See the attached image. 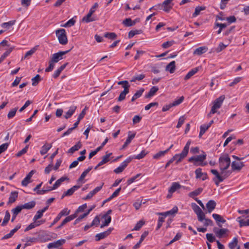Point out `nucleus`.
<instances>
[{"label":"nucleus","instance_id":"nucleus-39","mask_svg":"<svg viewBox=\"0 0 249 249\" xmlns=\"http://www.w3.org/2000/svg\"><path fill=\"white\" fill-rule=\"evenodd\" d=\"M136 21H135V20L132 21L129 18L125 19L123 22V23L125 26H127V27L133 26L136 24Z\"/></svg>","mask_w":249,"mask_h":249},{"label":"nucleus","instance_id":"nucleus-61","mask_svg":"<svg viewBox=\"0 0 249 249\" xmlns=\"http://www.w3.org/2000/svg\"><path fill=\"white\" fill-rule=\"evenodd\" d=\"M183 100H184L183 96H181V97H179V98H178L177 100H176L172 103V106L173 107H174V106H176L179 105L183 102Z\"/></svg>","mask_w":249,"mask_h":249},{"label":"nucleus","instance_id":"nucleus-23","mask_svg":"<svg viewBox=\"0 0 249 249\" xmlns=\"http://www.w3.org/2000/svg\"><path fill=\"white\" fill-rule=\"evenodd\" d=\"M202 191H203V188H198L197 189L189 193L188 194V196L195 199V198H196L195 197L196 196H197L199 195H200L202 193Z\"/></svg>","mask_w":249,"mask_h":249},{"label":"nucleus","instance_id":"nucleus-25","mask_svg":"<svg viewBox=\"0 0 249 249\" xmlns=\"http://www.w3.org/2000/svg\"><path fill=\"white\" fill-rule=\"evenodd\" d=\"M175 63V61L171 62L166 66L165 69L166 71H169L170 73H174L176 69Z\"/></svg>","mask_w":249,"mask_h":249},{"label":"nucleus","instance_id":"nucleus-38","mask_svg":"<svg viewBox=\"0 0 249 249\" xmlns=\"http://www.w3.org/2000/svg\"><path fill=\"white\" fill-rule=\"evenodd\" d=\"M77 217L76 213H74L73 214L70 215L67 217H66L62 222V225H65L68 222L72 220L75 218Z\"/></svg>","mask_w":249,"mask_h":249},{"label":"nucleus","instance_id":"nucleus-49","mask_svg":"<svg viewBox=\"0 0 249 249\" xmlns=\"http://www.w3.org/2000/svg\"><path fill=\"white\" fill-rule=\"evenodd\" d=\"M10 218V214L8 211H6L5 213V215L4 218L3 219V222L2 223V226L5 225L8 222Z\"/></svg>","mask_w":249,"mask_h":249},{"label":"nucleus","instance_id":"nucleus-63","mask_svg":"<svg viewBox=\"0 0 249 249\" xmlns=\"http://www.w3.org/2000/svg\"><path fill=\"white\" fill-rule=\"evenodd\" d=\"M206 236L207 239L211 243L213 242L215 240L214 236L212 233H207Z\"/></svg>","mask_w":249,"mask_h":249},{"label":"nucleus","instance_id":"nucleus-41","mask_svg":"<svg viewBox=\"0 0 249 249\" xmlns=\"http://www.w3.org/2000/svg\"><path fill=\"white\" fill-rule=\"evenodd\" d=\"M36 205V202L34 201H32L29 202L28 203H25L24 205H22V207L23 209H31L34 208Z\"/></svg>","mask_w":249,"mask_h":249},{"label":"nucleus","instance_id":"nucleus-51","mask_svg":"<svg viewBox=\"0 0 249 249\" xmlns=\"http://www.w3.org/2000/svg\"><path fill=\"white\" fill-rule=\"evenodd\" d=\"M129 92H126L125 90L122 91L120 94L119 97L117 99L118 101L121 102L124 100L125 98L126 95Z\"/></svg>","mask_w":249,"mask_h":249},{"label":"nucleus","instance_id":"nucleus-3","mask_svg":"<svg viewBox=\"0 0 249 249\" xmlns=\"http://www.w3.org/2000/svg\"><path fill=\"white\" fill-rule=\"evenodd\" d=\"M225 98V95H222L213 102V106L212 107L210 113L208 115L209 117H210L211 114L217 112V109L221 107Z\"/></svg>","mask_w":249,"mask_h":249},{"label":"nucleus","instance_id":"nucleus-57","mask_svg":"<svg viewBox=\"0 0 249 249\" xmlns=\"http://www.w3.org/2000/svg\"><path fill=\"white\" fill-rule=\"evenodd\" d=\"M174 43H175V41L174 40L166 41L165 42H164L162 44V47L164 49L168 48L169 47L172 46Z\"/></svg>","mask_w":249,"mask_h":249},{"label":"nucleus","instance_id":"nucleus-12","mask_svg":"<svg viewBox=\"0 0 249 249\" xmlns=\"http://www.w3.org/2000/svg\"><path fill=\"white\" fill-rule=\"evenodd\" d=\"M112 229L109 228L107 231L101 232L100 233H98L95 235V240L96 241H100L101 239H103L106 237H107L108 235L110 234L111 232L112 231Z\"/></svg>","mask_w":249,"mask_h":249},{"label":"nucleus","instance_id":"nucleus-52","mask_svg":"<svg viewBox=\"0 0 249 249\" xmlns=\"http://www.w3.org/2000/svg\"><path fill=\"white\" fill-rule=\"evenodd\" d=\"M54 63H55L53 61V60L52 59H51V60L49 62V65L48 67L45 69V71L46 72L51 71L54 68Z\"/></svg>","mask_w":249,"mask_h":249},{"label":"nucleus","instance_id":"nucleus-58","mask_svg":"<svg viewBox=\"0 0 249 249\" xmlns=\"http://www.w3.org/2000/svg\"><path fill=\"white\" fill-rule=\"evenodd\" d=\"M195 174L196 175V178H201L203 175L205 174L202 172V169L200 168H198L196 169L195 171Z\"/></svg>","mask_w":249,"mask_h":249},{"label":"nucleus","instance_id":"nucleus-30","mask_svg":"<svg viewBox=\"0 0 249 249\" xmlns=\"http://www.w3.org/2000/svg\"><path fill=\"white\" fill-rule=\"evenodd\" d=\"M26 243L24 248L27 246L31 245L32 243H36L38 241V239L35 237H27L26 238Z\"/></svg>","mask_w":249,"mask_h":249},{"label":"nucleus","instance_id":"nucleus-64","mask_svg":"<svg viewBox=\"0 0 249 249\" xmlns=\"http://www.w3.org/2000/svg\"><path fill=\"white\" fill-rule=\"evenodd\" d=\"M75 22V20H74L73 18H71L70 20H69L64 25L63 27H71V26H73Z\"/></svg>","mask_w":249,"mask_h":249},{"label":"nucleus","instance_id":"nucleus-56","mask_svg":"<svg viewBox=\"0 0 249 249\" xmlns=\"http://www.w3.org/2000/svg\"><path fill=\"white\" fill-rule=\"evenodd\" d=\"M16 201V192H12L11 193V195L9 198L8 204H11L14 203Z\"/></svg>","mask_w":249,"mask_h":249},{"label":"nucleus","instance_id":"nucleus-54","mask_svg":"<svg viewBox=\"0 0 249 249\" xmlns=\"http://www.w3.org/2000/svg\"><path fill=\"white\" fill-rule=\"evenodd\" d=\"M200 130L199 134V137L200 138L208 130V128L207 126L205 125V124L200 126Z\"/></svg>","mask_w":249,"mask_h":249},{"label":"nucleus","instance_id":"nucleus-16","mask_svg":"<svg viewBox=\"0 0 249 249\" xmlns=\"http://www.w3.org/2000/svg\"><path fill=\"white\" fill-rule=\"evenodd\" d=\"M216 203L213 200H209L206 204V207L209 213L212 212L215 208Z\"/></svg>","mask_w":249,"mask_h":249},{"label":"nucleus","instance_id":"nucleus-45","mask_svg":"<svg viewBox=\"0 0 249 249\" xmlns=\"http://www.w3.org/2000/svg\"><path fill=\"white\" fill-rule=\"evenodd\" d=\"M142 33L141 30H131L128 33V37L129 38H131L133 37L135 35L140 34Z\"/></svg>","mask_w":249,"mask_h":249},{"label":"nucleus","instance_id":"nucleus-14","mask_svg":"<svg viewBox=\"0 0 249 249\" xmlns=\"http://www.w3.org/2000/svg\"><path fill=\"white\" fill-rule=\"evenodd\" d=\"M104 183L102 184L100 186L96 187L93 190L90 192L87 196L83 198L84 200H88L91 198L95 194L98 193L102 188Z\"/></svg>","mask_w":249,"mask_h":249},{"label":"nucleus","instance_id":"nucleus-13","mask_svg":"<svg viewBox=\"0 0 249 249\" xmlns=\"http://www.w3.org/2000/svg\"><path fill=\"white\" fill-rule=\"evenodd\" d=\"M66 242V240L65 239H60L57 240L56 241H55L53 243H50L48 245V248L49 249L51 248H57L60 247V246L62 245Z\"/></svg>","mask_w":249,"mask_h":249},{"label":"nucleus","instance_id":"nucleus-24","mask_svg":"<svg viewBox=\"0 0 249 249\" xmlns=\"http://www.w3.org/2000/svg\"><path fill=\"white\" fill-rule=\"evenodd\" d=\"M81 186V185L79 184L73 186L71 188L68 189L66 192H65V195H68V196L72 195L74 192L80 188Z\"/></svg>","mask_w":249,"mask_h":249},{"label":"nucleus","instance_id":"nucleus-5","mask_svg":"<svg viewBox=\"0 0 249 249\" xmlns=\"http://www.w3.org/2000/svg\"><path fill=\"white\" fill-rule=\"evenodd\" d=\"M56 35L61 44L66 45L68 43V39L65 29H60L57 30L56 31Z\"/></svg>","mask_w":249,"mask_h":249},{"label":"nucleus","instance_id":"nucleus-15","mask_svg":"<svg viewBox=\"0 0 249 249\" xmlns=\"http://www.w3.org/2000/svg\"><path fill=\"white\" fill-rule=\"evenodd\" d=\"M178 208L177 206L174 207L171 210L164 212L159 213L158 214L166 217L169 215H175L178 213Z\"/></svg>","mask_w":249,"mask_h":249},{"label":"nucleus","instance_id":"nucleus-47","mask_svg":"<svg viewBox=\"0 0 249 249\" xmlns=\"http://www.w3.org/2000/svg\"><path fill=\"white\" fill-rule=\"evenodd\" d=\"M70 210H69L68 208H64L59 213L58 215L61 218L63 216H66L70 214Z\"/></svg>","mask_w":249,"mask_h":249},{"label":"nucleus","instance_id":"nucleus-48","mask_svg":"<svg viewBox=\"0 0 249 249\" xmlns=\"http://www.w3.org/2000/svg\"><path fill=\"white\" fill-rule=\"evenodd\" d=\"M144 222L142 220L139 221L135 225L134 228L132 229V231H139L144 225Z\"/></svg>","mask_w":249,"mask_h":249},{"label":"nucleus","instance_id":"nucleus-21","mask_svg":"<svg viewBox=\"0 0 249 249\" xmlns=\"http://www.w3.org/2000/svg\"><path fill=\"white\" fill-rule=\"evenodd\" d=\"M214 231L217 237L221 238L225 234H226L228 231V230L224 228L218 230L216 228H215L214 229Z\"/></svg>","mask_w":249,"mask_h":249},{"label":"nucleus","instance_id":"nucleus-43","mask_svg":"<svg viewBox=\"0 0 249 249\" xmlns=\"http://www.w3.org/2000/svg\"><path fill=\"white\" fill-rule=\"evenodd\" d=\"M205 7L204 6H197L195 8V12L193 14V17H196L200 14V13L201 11L204 10L205 9Z\"/></svg>","mask_w":249,"mask_h":249},{"label":"nucleus","instance_id":"nucleus-29","mask_svg":"<svg viewBox=\"0 0 249 249\" xmlns=\"http://www.w3.org/2000/svg\"><path fill=\"white\" fill-rule=\"evenodd\" d=\"M68 179L69 178H68L67 177H61V178L57 180L55 183L53 185V188L55 189H57L63 181Z\"/></svg>","mask_w":249,"mask_h":249},{"label":"nucleus","instance_id":"nucleus-59","mask_svg":"<svg viewBox=\"0 0 249 249\" xmlns=\"http://www.w3.org/2000/svg\"><path fill=\"white\" fill-rule=\"evenodd\" d=\"M15 232H16V228L13 229L12 230H11V231L9 233L5 235L1 239L4 240V239H7L11 238L14 235V234L15 233Z\"/></svg>","mask_w":249,"mask_h":249},{"label":"nucleus","instance_id":"nucleus-62","mask_svg":"<svg viewBox=\"0 0 249 249\" xmlns=\"http://www.w3.org/2000/svg\"><path fill=\"white\" fill-rule=\"evenodd\" d=\"M165 217H159L158 219V225L156 230H158L162 226L163 222L164 221Z\"/></svg>","mask_w":249,"mask_h":249},{"label":"nucleus","instance_id":"nucleus-27","mask_svg":"<svg viewBox=\"0 0 249 249\" xmlns=\"http://www.w3.org/2000/svg\"><path fill=\"white\" fill-rule=\"evenodd\" d=\"M130 133V132H129L128 136L126 141L124 143V145H123L122 149L125 148L130 143L131 141L135 137V133L130 135L129 134Z\"/></svg>","mask_w":249,"mask_h":249},{"label":"nucleus","instance_id":"nucleus-34","mask_svg":"<svg viewBox=\"0 0 249 249\" xmlns=\"http://www.w3.org/2000/svg\"><path fill=\"white\" fill-rule=\"evenodd\" d=\"M52 145L51 144H46L44 145L41 148L40 154L43 155L47 153L49 149L52 147Z\"/></svg>","mask_w":249,"mask_h":249},{"label":"nucleus","instance_id":"nucleus-26","mask_svg":"<svg viewBox=\"0 0 249 249\" xmlns=\"http://www.w3.org/2000/svg\"><path fill=\"white\" fill-rule=\"evenodd\" d=\"M76 109V106H71L70 107L69 110L66 113V114L65 115L64 117L67 119L70 118L73 115V114L75 112Z\"/></svg>","mask_w":249,"mask_h":249},{"label":"nucleus","instance_id":"nucleus-40","mask_svg":"<svg viewBox=\"0 0 249 249\" xmlns=\"http://www.w3.org/2000/svg\"><path fill=\"white\" fill-rule=\"evenodd\" d=\"M15 20H11L7 22H4L1 24L2 28L9 29L11 27L15 24Z\"/></svg>","mask_w":249,"mask_h":249},{"label":"nucleus","instance_id":"nucleus-10","mask_svg":"<svg viewBox=\"0 0 249 249\" xmlns=\"http://www.w3.org/2000/svg\"><path fill=\"white\" fill-rule=\"evenodd\" d=\"M131 161V158H128L126 160H125L124 161H123L120 165L117 168H116L114 170V172L116 174H119L122 173L124 169L126 167L128 163Z\"/></svg>","mask_w":249,"mask_h":249},{"label":"nucleus","instance_id":"nucleus-4","mask_svg":"<svg viewBox=\"0 0 249 249\" xmlns=\"http://www.w3.org/2000/svg\"><path fill=\"white\" fill-rule=\"evenodd\" d=\"M191 143V141L189 140L185 146H184L182 152L178 154H176L174 156H177L175 159V160H176V164H178L179 162H180L182 159H183L185 157H186L188 153L190 145Z\"/></svg>","mask_w":249,"mask_h":249},{"label":"nucleus","instance_id":"nucleus-37","mask_svg":"<svg viewBox=\"0 0 249 249\" xmlns=\"http://www.w3.org/2000/svg\"><path fill=\"white\" fill-rule=\"evenodd\" d=\"M168 153V150L164 151H160L158 153L155 154L153 158L156 160H159L161 157H163L166 153Z\"/></svg>","mask_w":249,"mask_h":249},{"label":"nucleus","instance_id":"nucleus-1","mask_svg":"<svg viewBox=\"0 0 249 249\" xmlns=\"http://www.w3.org/2000/svg\"><path fill=\"white\" fill-rule=\"evenodd\" d=\"M231 159L228 154L222 155L219 158V166L220 170V174L215 169H212L211 172L215 176V178H213L215 185L218 186L219 183L228 177V172L225 171L229 168L231 165Z\"/></svg>","mask_w":249,"mask_h":249},{"label":"nucleus","instance_id":"nucleus-9","mask_svg":"<svg viewBox=\"0 0 249 249\" xmlns=\"http://www.w3.org/2000/svg\"><path fill=\"white\" fill-rule=\"evenodd\" d=\"M70 50L66 51H59L57 53H53L51 59L55 63H57L59 61L63 59V56L69 52Z\"/></svg>","mask_w":249,"mask_h":249},{"label":"nucleus","instance_id":"nucleus-7","mask_svg":"<svg viewBox=\"0 0 249 249\" xmlns=\"http://www.w3.org/2000/svg\"><path fill=\"white\" fill-rule=\"evenodd\" d=\"M232 157L237 160L238 161H232L231 164V168L233 171H240L241 170L242 167L244 166V163L243 162L240 161V160H241V158H239L238 157L232 155ZM243 158H242L243 159Z\"/></svg>","mask_w":249,"mask_h":249},{"label":"nucleus","instance_id":"nucleus-36","mask_svg":"<svg viewBox=\"0 0 249 249\" xmlns=\"http://www.w3.org/2000/svg\"><path fill=\"white\" fill-rule=\"evenodd\" d=\"M198 71V68H195L191 70L185 76L184 79L185 80L190 78L193 75L196 74Z\"/></svg>","mask_w":249,"mask_h":249},{"label":"nucleus","instance_id":"nucleus-8","mask_svg":"<svg viewBox=\"0 0 249 249\" xmlns=\"http://www.w3.org/2000/svg\"><path fill=\"white\" fill-rule=\"evenodd\" d=\"M173 0H165L162 3L159 5V7H161L160 9H162L166 12H169L172 8L174 4L172 3Z\"/></svg>","mask_w":249,"mask_h":249},{"label":"nucleus","instance_id":"nucleus-2","mask_svg":"<svg viewBox=\"0 0 249 249\" xmlns=\"http://www.w3.org/2000/svg\"><path fill=\"white\" fill-rule=\"evenodd\" d=\"M192 207L194 212L197 215L198 220L203 222L204 226L207 227L209 225L212 226L213 225L212 220L205 217V213L196 203H192Z\"/></svg>","mask_w":249,"mask_h":249},{"label":"nucleus","instance_id":"nucleus-33","mask_svg":"<svg viewBox=\"0 0 249 249\" xmlns=\"http://www.w3.org/2000/svg\"><path fill=\"white\" fill-rule=\"evenodd\" d=\"M103 218L105 219V221L101 225V228H102L104 227L107 226L110 223L111 217L110 216L107 215H104Z\"/></svg>","mask_w":249,"mask_h":249},{"label":"nucleus","instance_id":"nucleus-18","mask_svg":"<svg viewBox=\"0 0 249 249\" xmlns=\"http://www.w3.org/2000/svg\"><path fill=\"white\" fill-rule=\"evenodd\" d=\"M208 51V48L206 46H202L195 49L193 54L194 55H200Z\"/></svg>","mask_w":249,"mask_h":249},{"label":"nucleus","instance_id":"nucleus-32","mask_svg":"<svg viewBox=\"0 0 249 249\" xmlns=\"http://www.w3.org/2000/svg\"><path fill=\"white\" fill-rule=\"evenodd\" d=\"M37 46L34 47L30 50L28 51L25 54L24 56L22 57V59L29 58L37 50Z\"/></svg>","mask_w":249,"mask_h":249},{"label":"nucleus","instance_id":"nucleus-19","mask_svg":"<svg viewBox=\"0 0 249 249\" xmlns=\"http://www.w3.org/2000/svg\"><path fill=\"white\" fill-rule=\"evenodd\" d=\"M182 186L180 185L178 182H175L172 183L171 186L168 190V192L170 194H172L174 193L177 190L181 188Z\"/></svg>","mask_w":249,"mask_h":249},{"label":"nucleus","instance_id":"nucleus-28","mask_svg":"<svg viewBox=\"0 0 249 249\" xmlns=\"http://www.w3.org/2000/svg\"><path fill=\"white\" fill-rule=\"evenodd\" d=\"M81 144L80 142H78L77 144L71 147L69 149L67 153L72 154L75 151H77L81 147Z\"/></svg>","mask_w":249,"mask_h":249},{"label":"nucleus","instance_id":"nucleus-55","mask_svg":"<svg viewBox=\"0 0 249 249\" xmlns=\"http://www.w3.org/2000/svg\"><path fill=\"white\" fill-rule=\"evenodd\" d=\"M145 77V75L143 74L137 75L133 77L130 80L131 82H135L136 81H140L143 79Z\"/></svg>","mask_w":249,"mask_h":249},{"label":"nucleus","instance_id":"nucleus-11","mask_svg":"<svg viewBox=\"0 0 249 249\" xmlns=\"http://www.w3.org/2000/svg\"><path fill=\"white\" fill-rule=\"evenodd\" d=\"M206 159V154L203 152V154L196 156H192L188 160L189 162H193L197 163V162H203Z\"/></svg>","mask_w":249,"mask_h":249},{"label":"nucleus","instance_id":"nucleus-44","mask_svg":"<svg viewBox=\"0 0 249 249\" xmlns=\"http://www.w3.org/2000/svg\"><path fill=\"white\" fill-rule=\"evenodd\" d=\"M238 239L236 237L233 238L232 242L229 244V247L230 249H235V248L237 246Z\"/></svg>","mask_w":249,"mask_h":249},{"label":"nucleus","instance_id":"nucleus-50","mask_svg":"<svg viewBox=\"0 0 249 249\" xmlns=\"http://www.w3.org/2000/svg\"><path fill=\"white\" fill-rule=\"evenodd\" d=\"M104 36L110 39H114L116 38L117 35L115 33H106Z\"/></svg>","mask_w":249,"mask_h":249},{"label":"nucleus","instance_id":"nucleus-42","mask_svg":"<svg viewBox=\"0 0 249 249\" xmlns=\"http://www.w3.org/2000/svg\"><path fill=\"white\" fill-rule=\"evenodd\" d=\"M88 173L85 170L81 175L79 178L77 180V184L79 185H82L83 183L85 182V181H83L85 177L87 175Z\"/></svg>","mask_w":249,"mask_h":249},{"label":"nucleus","instance_id":"nucleus-17","mask_svg":"<svg viewBox=\"0 0 249 249\" xmlns=\"http://www.w3.org/2000/svg\"><path fill=\"white\" fill-rule=\"evenodd\" d=\"M35 171L32 170L29 173V174L26 176V177L21 182V184L23 186H26L29 184V183L30 182V180L31 178L33 175H34V174L35 173Z\"/></svg>","mask_w":249,"mask_h":249},{"label":"nucleus","instance_id":"nucleus-22","mask_svg":"<svg viewBox=\"0 0 249 249\" xmlns=\"http://www.w3.org/2000/svg\"><path fill=\"white\" fill-rule=\"evenodd\" d=\"M48 206L44 207L43 209H42L41 210H39L36 212V214L34 216L33 220L34 222H36V221L40 218L42 215L43 213L48 209Z\"/></svg>","mask_w":249,"mask_h":249},{"label":"nucleus","instance_id":"nucleus-31","mask_svg":"<svg viewBox=\"0 0 249 249\" xmlns=\"http://www.w3.org/2000/svg\"><path fill=\"white\" fill-rule=\"evenodd\" d=\"M213 217L216 221V222L218 224L219 222H221L222 223H224L226 222V220L223 219L221 215L216 213H213L212 215ZM220 227L219 224H218Z\"/></svg>","mask_w":249,"mask_h":249},{"label":"nucleus","instance_id":"nucleus-35","mask_svg":"<svg viewBox=\"0 0 249 249\" xmlns=\"http://www.w3.org/2000/svg\"><path fill=\"white\" fill-rule=\"evenodd\" d=\"M158 90H159V88L158 87H156V86L152 87L150 89L148 94L146 95H145V97L146 98H150V97L153 96L156 93V92L158 91Z\"/></svg>","mask_w":249,"mask_h":249},{"label":"nucleus","instance_id":"nucleus-53","mask_svg":"<svg viewBox=\"0 0 249 249\" xmlns=\"http://www.w3.org/2000/svg\"><path fill=\"white\" fill-rule=\"evenodd\" d=\"M39 225L40 224L38 223V222H35L34 223H32L26 228V229L24 230V231H27L30 230H31L35 228L36 226H39Z\"/></svg>","mask_w":249,"mask_h":249},{"label":"nucleus","instance_id":"nucleus-6","mask_svg":"<svg viewBox=\"0 0 249 249\" xmlns=\"http://www.w3.org/2000/svg\"><path fill=\"white\" fill-rule=\"evenodd\" d=\"M98 7V3H95L92 7L90 9L88 14L83 18V21L86 23L95 21L96 19L93 17H91V16L95 12V10Z\"/></svg>","mask_w":249,"mask_h":249},{"label":"nucleus","instance_id":"nucleus-46","mask_svg":"<svg viewBox=\"0 0 249 249\" xmlns=\"http://www.w3.org/2000/svg\"><path fill=\"white\" fill-rule=\"evenodd\" d=\"M41 80L40 76L39 74L36 75V76L32 79V85L35 86L38 84L39 82Z\"/></svg>","mask_w":249,"mask_h":249},{"label":"nucleus","instance_id":"nucleus-20","mask_svg":"<svg viewBox=\"0 0 249 249\" xmlns=\"http://www.w3.org/2000/svg\"><path fill=\"white\" fill-rule=\"evenodd\" d=\"M68 63H66L64 64L63 65H62V66H61L58 69H57L54 72V73L53 75V77L54 78H56L57 77H58L60 75L61 72L64 70V69L68 65Z\"/></svg>","mask_w":249,"mask_h":249},{"label":"nucleus","instance_id":"nucleus-60","mask_svg":"<svg viewBox=\"0 0 249 249\" xmlns=\"http://www.w3.org/2000/svg\"><path fill=\"white\" fill-rule=\"evenodd\" d=\"M28 147L29 145H27L24 148H23L21 150L19 151L18 153H17V157H20L22 155L25 154L27 151Z\"/></svg>","mask_w":249,"mask_h":249}]
</instances>
